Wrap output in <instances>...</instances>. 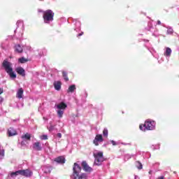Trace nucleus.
I'll return each instance as SVG.
<instances>
[{
	"label": "nucleus",
	"instance_id": "obj_1",
	"mask_svg": "<svg viewBox=\"0 0 179 179\" xmlns=\"http://www.w3.org/2000/svg\"><path fill=\"white\" fill-rule=\"evenodd\" d=\"M82 171V167L78 163H74L73 167V174L71 176V179H89V175L87 173H83L80 175V173Z\"/></svg>",
	"mask_w": 179,
	"mask_h": 179
},
{
	"label": "nucleus",
	"instance_id": "obj_2",
	"mask_svg": "<svg viewBox=\"0 0 179 179\" xmlns=\"http://www.w3.org/2000/svg\"><path fill=\"white\" fill-rule=\"evenodd\" d=\"M139 128L141 131H153L156 129V122L148 119L145 120L144 124H140Z\"/></svg>",
	"mask_w": 179,
	"mask_h": 179
},
{
	"label": "nucleus",
	"instance_id": "obj_3",
	"mask_svg": "<svg viewBox=\"0 0 179 179\" xmlns=\"http://www.w3.org/2000/svg\"><path fill=\"white\" fill-rule=\"evenodd\" d=\"M2 66L4 68L6 72L9 75L11 79H16V73L13 71L12 64L7 60H4L2 63Z\"/></svg>",
	"mask_w": 179,
	"mask_h": 179
},
{
	"label": "nucleus",
	"instance_id": "obj_4",
	"mask_svg": "<svg viewBox=\"0 0 179 179\" xmlns=\"http://www.w3.org/2000/svg\"><path fill=\"white\" fill-rule=\"evenodd\" d=\"M54 12L52 10H46L43 15V22L46 24H51L54 22Z\"/></svg>",
	"mask_w": 179,
	"mask_h": 179
},
{
	"label": "nucleus",
	"instance_id": "obj_5",
	"mask_svg": "<svg viewBox=\"0 0 179 179\" xmlns=\"http://www.w3.org/2000/svg\"><path fill=\"white\" fill-rule=\"evenodd\" d=\"M94 166H101L103 162H106L103 152L99 151L94 153Z\"/></svg>",
	"mask_w": 179,
	"mask_h": 179
},
{
	"label": "nucleus",
	"instance_id": "obj_6",
	"mask_svg": "<svg viewBox=\"0 0 179 179\" xmlns=\"http://www.w3.org/2000/svg\"><path fill=\"white\" fill-rule=\"evenodd\" d=\"M72 22L74 24V31H76V33H79L76 35V37L82 36V35L84 34V32L81 31L82 23L78 19H72Z\"/></svg>",
	"mask_w": 179,
	"mask_h": 179
},
{
	"label": "nucleus",
	"instance_id": "obj_7",
	"mask_svg": "<svg viewBox=\"0 0 179 179\" xmlns=\"http://www.w3.org/2000/svg\"><path fill=\"white\" fill-rule=\"evenodd\" d=\"M147 31H150L154 37H159V30L156 27H153V21H149L148 26L145 28Z\"/></svg>",
	"mask_w": 179,
	"mask_h": 179
},
{
	"label": "nucleus",
	"instance_id": "obj_8",
	"mask_svg": "<svg viewBox=\"0 0 179 179\" xmlns=\"http://www.w3.org/2000/svg\"><path fill=\"white\" fill-rule=\"evenodd\" d=\"M16 29L14 31V33H16V31H17V30H20V33H21V36L20 37H19V38H22V36H23V31H24V22H23V20H18L16 23Z\"/></svg>",
	"mask_w": 179,
	"mask_h": 179
},
{
	"label": "nucleus",
	"instance_id": "obj_9",
	"mask_svg": "<svg viewBox=\"0 0 179 179\" xmlns=\"http://www.w3.org/2000/svg\"><path fill=\"white\" fill-rule=\"evenodd\" d=\"M20 176H23L24 177H31L33 176V171L29 169L25 170H20Z\"/></svg>",
	"mask_w": 179,
	"mask_h": 179
},
{
	"label": "nucleus",
	"instance_id": "obj_10",
	"mask_svg": "<svg viewBox=\"0 0 179 179\" xmlns=\"http://www.w3.org/2000/svg\"><path fill=\"white\" fill-rule=\"evenodd\" d=\"M103 141H104L103 138V135L97 134L93 141V143L95 145V146H99V142H103Z\"/></svg>",
	"mask_w": 179,
	"mask_h": 179
},
{
	"label": "nucleus",
	"instance_id": "obj_11",
	"mask_svg": "<svg viewBox=\"0 0 179 179\" xmlns=\"http://www.w3.org/2000/svg\"><path fill=\"white\" fill-rule=\"evenodd\" d=\"M42 171L45 174H50L52 171V166L50 165H45L42 166Z\"/></svg>",
	"mask_w": 179,
	"mask_h": 179
},
{
	"label": "nucleus",
	"instance_id": "obj_12",
	"mask_svg": "<svg viewBox=\"0 0 179 179\" xmlns=\"http://www.w3.org/2000/svg\"><path fill=\"white\" fill-rule=\"evenodd\" d=\"M81 166H82L83 170L85 171H89L90 173L91 171H93V169H92V167L89 166V165L87 164V162H86V161H83L81 164Z\"/></svg>",
	"mask_w": 179,
	"mask_h": 179
},
{
	"label": "nucleus",
	"instance_id": "obj_13",
	"mask_svg": "<svg viewBox=\"0 0 179 179\" xmlns=\"http://www.w3.org/2000/svg\"><path fill=\"white\" fill-rule=\"evenodd\" d=\"M55 162L59 164H65V162H66V160L65 159V157L59 156L55 159Z\"/></svg>",
	"mask_w": 179,
	"mask_h": 179
},
{
	"label": "nucleus",
	"instance_id": "obj_14",
	"mask_svg": "<svg viewBox=\"0 0 179 179\" xmlns=\"http://www.w3.org/2000/svg\"><path fill=\"white\" fill-rule=\"evenodd\" d=\"M33 148L34 150H36L37 152H40L43 150V147H41V143L40 142H36L33 144Z\"/></svg>",
	"mask_w": 179,
	"mask_h": 179
},
{
	"label": "nucleus",
	"instance_id": "obj_15",
	"mask_svg": "<svg viewBox=\"0 0 179 179\" xmlns=\"http://www.w3.org/2000/svg\"><path fill=\"white\" fill-rule=\"evenodd\" d=\"M15 71L18 75H20L21 76H26V71L22 67H17L15 69Z\"/></svg>",
	"mask_w": 179,
	"mask_h": 179
},
{
	"label": "nucleus",
	"instance_id": "obj_16",
	"mask_svg": "<svg viewBox=\"0 0 179 179\" xmlns=\"http://www.w3.org/2000/svg\"><path fill=\"white\" fill-rule=\"evenodd\" d=\"M53 86L55 90L59 91L61 90V86H62V83L59 80L55 81L53 83Z\"/></svg>",
	"mask_w": 179,
	"mask_h": 179
},
{
	"label": "nucleus",
	"instance_id": "obj_17",
	"mask_svg": "<svg viewBox=\"0 0 179 179\" xmlns=\"http://www.w3.org/2000/svg\"><path fill=\"white\" fill-rule=\"evenodd\" d=\"M56 107H57V110H65V109L68 107V105H66V103H65L64 101H62L60 103L56 105Z\"/></svg>",
	"mask_w": 179,
	"mask_h": 179
},
{
	"label": "nucleus",
	"instance_id": "obj_18",
	"mask_svg": "<svg viewBox=\"0 0 179 179\" xmlns=\"http://www.w3.org/2000/svg\"><path fill=\"white\" fill-rule=\"evenodd\" d=\"M8 136H15V135H17V131L16 129L10 127L8 129Z\"/></svg>",
	"mask_w": 179,
	"mask_h": 179
},
{
	"label": "nucleus",
	"instance_id": "obj_19",
	"mask_svg": "<svg viewBox=\"0 0 179 179\" xmlns=\"http://www.w3.org/2000/svg\"><path fill=\"white\" fill-rule=\"evenodd\" d=\"M171 52H172L171 48H166V51H165L164 53V55L165 57H166L167 58H170V57L171 56Z\"/></svg>",
	"mask_w": 179,
	"mask_h": 179
},
{
	"label": "nucleus",
	"instance_id": "obj_20",
	"mask_svg": "<svg viewBox=\"0 0 179 179\" xmlns=\"http://www.w3.org/2000/svg\"><path fill=\"white\" fill-rule=\"evenodd\" d=\"M15 52H18V54H21V52H23V48L20 45H15Z\"/></svg>",
	"mask_w": 179,
	"mask_h": 179
},
{
	"label": "nucleus",
	"instance_id": "obj_21",
	"mask_svg": "<svg viewBox=\"0 0 179 179\" xmlns=\"http://www.w3.org/2000/svg\"><path fill=\"white\" fill-rule=\"evenodd\" d=\"M76 90V85H71L69 87V89L67 90V93H73Z\"/></svg>",
	"mask_w": 179,
	"mask_h": 179
},
{
	"label": "nucleus",
	"instance_id": "obj_22",
	"mask_svg": "<svg viewBox=\"0 0 179 179\" xmlns=\"http://www.w3.org/2000/svg\"><path fill=\"white\" fill-rule=\"evenodd\" d=\"M38 55L40 58H41V57H44V55H47V50L42 49L39 50Z\"/></svg>",
	"mask_w": 179,
	"mask_h": 179
},
{
	"label": "nucleus",
	"instance_id": "obj_23",
	"mask_svg": "<svg viewBox=\"0 0 179 179\" xmlns=\"http://www.w3.org/2000/svg\"><path fill=\"white\" fill-rule=\"evenodd\" d=\"M17 99H22L23 97V89L20 88L17 92Z\"/></svg>",
	"mask_w": 179,
	"mask_h": 179
},
{
	"label": "nucleus",
	"instance_id": "obj_24",
	"mask_svg": "<svg viewBox=\"0 0 179 179\" xmlns=\"http://www.w3.org/2000/svg\"><path fill=\"white\" fill-rule=\"evenodd\" d=\"M23 141H30L31 139V136L29 134H26L22 136Z\"/></svg>",
	"mask_w": 179,
	"mask_h": 179
},
{
	"label": "nucleus",
	"instance_id": "obj_25",
	"mask_svg": "<svg viewBox=\"0 0 179 179\" xmlns=\"http://www.w3.org/2000/svg\"><path fill=\"white\" fill-rule=\"evenodd\" d=\"M136 167L138 169V170H142L143 169V165H142V163L139 161H136Z\"/></svg>",
	"mask_w": 179,
	"mask_h": 179
},
{
	"label": "nucleus",
	"instance_id": "obj_26",
	"mask_svg": "<svg viewBox=\"0 0 179 179\" xmlns=\"http://www.w3.org/2000/svg\"><path fill=\"white\" fill-rule=\"evenodd\" d=\"M10 177H12V178H14V177H17V176H20V170H18L17 171L15 172H12L10 174Z\"/></svg>",
	"mask_w": 179,
	"mask_h": 179
},
{
	"label": "nucleus",
	"instance_id": "obj_27",
	"mask_svg": "<svg viewBox=\"0 0 179 179\" xmlns=\"http://www.w3.org/2000/svg\"><path fill=\"white\" fill-rule=\"evenodd\" d=\"M5 156V150L2 148L1 144H0V160L3 159V157Z\"/></svg>",
	"mask_w": 179,
	"mask_h": 179
},
{
	"label": "nucleus",
	"instance_id": "obj_28",
	"mask_svg": "<svg viewBox=\"0 0 179 179\" xmlns=\"http://www.w3.org/2000/svg\"><path fill=\"white\" fill-rule=\"evenodd\" d=\"M145 47H146V48H148V51H150V52H151L152 55H153V57H155V55H156V50H155V49H153V48L148 47V45H145Z\"/></svg>",
	"mask_w": 179,
	"mask_h": 179
},
{
	"label": "nucleus",
	"instance_id": "obj_29",
	"mask_svg": "<svg viewBox=\"0 0 179 179\" xmlns=\"http://www.w3.org/2000/svg\"><path fill=\"white\" fill-rule=\"evenodd\" d=\"M62 76L65 82L69 81V78H68V73L66 71H62Z\"/></svg>",
	"mask_w": 179,
	"mask_h": 179
},
{
	"label": "nucleus",
	"instance_id": "obj_30",
	"mask_svg": "<svg viewBox=\"0 0 179 179\" xmlns=\"http://www.w3.org/2000/svg\"><path fill=\"white\" fill-rule=\"evenodd\" d=\"M64 110L57 109V113L59 118H62V116L64 115Z\"/></svg>",
	"mask_w": 179,
	"mask_h": 179
},
{
	"label": "nucleus",
	"instance_id": "obj_31",
	"mask_svg": "<svg viewBox=\"0 0 179 179\" xmlns=\"http://www.w3.org/2000/svg\"><path fill=\"white\" fill-rule=\"evenodd\" d=\"M27 61H29V60L27 59L24 58V57H22L18 59V62H20V64H26V62H27Z\"/></svg>",
	"mask_w": 179,
	"mask_h": 179
},
{
	"label": "nucleus",
	"instance_id": "obj_32",
	"mask_svg": "<svg viewBox=\"0 0 179 179\" xmlns=\"http://www.w3.org/2000/svg\"><path fill=\"white\" fill-rule=\"evenodd\" d=\"M132 157H134V155L126 154L124 155V160L125 162H127L129 160V159H131Z\"/></svg>",
	"mask_w": 179,
	"mask_h": 179
},
{
	"label": "nucleus",
	"instance_id": "obj_33",
	"mask_svg": "<svg viewBox=\"0 0 179 179\" xmlns=\"http://www.w3.org/2000/svg\"><path fill=\"white\" fill-rule=\"evenodd\" d=\"M103 136H108V129H103Z\"/></svg>",
	"mask_w": 179,
	"mask_h": 179
},
{
	"label": "nucleus",
	"instance_id": "obj_34",
	"mask_svg": "<svg viewBox=\"0 0 179 179\" xmlns=\"http://www.w3.org/2000/svg\"><path fill=\"white\" fill-rule=\"evenodd\" d=\"M41 139L42 141H47V139H48V136L43 134L41 136Z\"/></svg>",
	"mask_w": 179,
	"mask_h": 179
},
{
	"label": "nucleus",
	"instance_id": "obj_35",
	"mask_svg": "<svg viewBox=\"0 0 179 179\" xmlns=\"http://www.w3.org/2000/svg\"><path fill=\"white\" fill-rule=\"evenodd\" d=\"M87 97V92L85 91L83 95V100H84V101H86Z\"/></svg>",
	"mask_w": 179,
	"mask_h": 179
},
{
	"label": "nucleus",
	"instance_id": "obj_36",
	"mask_svg": "<svg viewBox=\"0 0 179 179\" xmlns=\"http://www.w3.org/2000/svg\"><path fill=\"white\" fill-rule=\"evenodd\" d=\"M173 28H171V27L168 28V30L166 32L167 34H173Z\"/></svg>",
	"mask_w": 179,
	"mask_h": 179
},
{
	"label": "nucleus",
	"instance_id": "obj_37",
	"mask_svg": "<svg viewBox=\"0 0 179 179\" xmlns=\"http://www.w3.org/2000/svg\"><path fill=\"white\" fill-rule=\"evenodd\" d=\"M50 132L54 131V129H55V126L54 125H50V127L48 128Z\"/></svg>",
	"mask_w": 179,
	"mask_h": 179
},
{
	"label": "nucleus",
	"instance_id": "obj_38",
	"mask_svg": "<svg viewBox=\"0 0 179 179\" xmlns=\"http://www.w3.org/2000/svg\"><path fill=\"white\" fill-rule=\"evenodd\" d=\"M27 141L22 140V141L21 142V145L26 146Z\"/></svg>",
	"mask_w": 179,
	"mask_h": 179
},
{
	"label": "nucleus",
	"instance_id": "obj_39",
	"mask_svg": "<svg viewBox=\"0 0 179 179\" xmlns=\"http://www.w3.org/2000/svg\"><path fill=\"white\" fill-rule=\"evenodd\" d=\"M110 142L112 143L113 146L117 145V142L114 141V140H111Z\"/></svg>",
	"mask_w": 179,
	"mask_h": 179
},
{
	"label": "nucleus",
	"instance_id": "obj_40",
	"mask_svg": "<svg viewBox=\"0 0 179 179\" xmlns=\"http://www.w3.org/2000/svg\"><path fill=\"white\" fill-rule=\"evenodd\" d=\"M157 24H162V26H163L164 27H166V26H164V24H162V22L160 20H157Z\"/></svg>",
	"mask_w": 179,
	"mask_h": 179
},
{
	"label": "nucleus",
	"instance_id": "obj_41",
	"mask_svg": "<svg viewBox=\"0 0 179 179\" xmlns=\"http://www.w3.org/2000/svg\"><path fill=\"white\" fill-rule=\"evenodd\" d=\"M156 149H160V145H155L154 150H156Z\"/></svg>",
	"mask_w": 179,
	"mask_h": 179
},
{
	"label": "nucleus",
	"instance_id": "obj_42",
	"mask_svg": "<svg viewBox=\"0 0 179 179\" xmlns=\"http://www.w3.org/2000/svg\"><path fill=\"white\" fill-rule=\"evenodd\" d=\"M57 138H62V134L61 133H58L57 134Z\"/></svg>",
	"mask_w": 179,
	"mask_h": 179
},
{
	"label": "nucleus",
	"instance_id": "obj_43",
	"mask_svg": "<svg viewBox=\"0 0 179 179\" xmlns=\"http://www.w3.org/2000/svg\"><path fill=\"white\" fill-rule=\"evenodd\" d=\"M38 13H43V15H44V12H45V11H44V10H43L41 9H38Z\"/></svg>",
	"mask_w": 179,
	"mask_h": 179
},
{
	"label": "nucleus",
	"instance_id": "obj_44",
	"mask_svg": "<svg viewBox=\"0 0 179 179\" xmlns=\"http://www.w3.org/2000/svg\"><path fill=\"white\" fill-rule=\"evenodd\" d=\"M154 167H159V162H156L155 164H153Z\"/></svg>",
	"mask_w": 179,
	"mask_h": 179
},
{
	"label": "nucleus",
	"instance_id": "obj_45",
	"mask_svg": "<svg viewBox=\"0 0 179 179\" xmlns=\"http://www.w3.org/2000/svg\"><path fill=\"white\" fill-rule=\"evenodd\" d=\"M141 41H145V43H149V40L148 39H141Z\"/></svg>",
	"mask_w": 179,
	"mask_h": 179
},
{
	"label": "nucleus",
	"instance_id": "obj_46",
	"mask_svg": "<svg viewBox=\"0 0 179 179\" xmlns=\"http://www.w3.org/2000/svg\"><path fill=\"white\" fill-rule=\"evenodd\" d=\"M0 103H3V98L2 96H0Z\"/></svg>",
	"mask_w": 179,
	"mask_h": 179
},
{
	"label": "nucleus",
	"instance_id": "obj_47",
	"mask_svg": "<svg viewBox=\"0 0 179 179\" xmlns=\"http://www.w3.org/2000/svg\"><path fill=\"white\" fill-rule=\"evenodd\" d=\"M3 93V89L0 88V94H2Z\"/></svg>",
	"mask_w": 179,
	"mask_h": 179
},
{
	"label": "nucleus",
	"instance_id": "obj_48",
	"mask_svg": "<svg viewBox=\"0 0 179 179\" xmlns=\"http://www.w3.org/2000/svg\"><path fill=\"white\" fill-rule=\"evenodd\" d=\"M157 179H164V177L163 176H162L158 177Z\"/></svg>",
	"mask_w": 179,
	"mask_h": 179
},
{
	"label": "nucleus",
	"instance_id": "obj_49",
	"mask_svg": "<svg viewBox=\"0 0 179 179\" xmlns=\"http://www.w3.org/2000/svg\"><path fill=\"white\" fill-rule=\"evenodd\" d=\"M148 173L149 174L152 175V173H153V171L150 170Z\"/></svg>",
	"mask_w": 179,
	"mask_h": 179
},
{
	"label": "nucleus",
	"instance_id": "obj_50",
	"mask_svg": "<svg viewBox=\"0 0 179 179\" xmlns=\"http://www.w3.org/2000/svg\"><path fill=\"white\" fill-rule=\"evenodd\" d=\"M122 145H131V143H122Z\"/></svg>",
	"mask_w": 179,
	"mask_h": 179
},
{
	"label": "nucleus",
	"instance_id": "obj_51",
	"mask_svg": "<svg viewBox=\"0 0 179 179\" xmlns=\"http://www.w3.org/2000/svg\"><path fill=\"white\" fill-rule=\"evenodd\" d=\"M103 146H106V144H104Z\"/></svg>",
	"mask_w": 179,
	"mask_h": 179
},
{
	"label": "nucleus",
	"instance_id": "obj_52",
	"mask_svg": "<svg viewBox=\"0 0 179 179\" xmlns=\"http://www.w3.org/2000/svg\"><path fill=\"white\" fill-rule=\"evenodd\" d=\"M108 166H110V164H109V163H108Z\"/></svg>",
	"mask_w": 179,
	"mask_h": 179
},
{
	"label": "nucleus",
	"instance_id": "obj_53",
	"mask_svg": "<svg viewBox=\"0 0 179 179\" xmlns=\"http://www.w3.org/2000/svg\"><path fill=\"white\" fill-rule=\"evenodd\" d=\"M158 62L160 64V61H158Z\"/></svg>",
	"mask_w": 179,
	"mask_h": 179
},
{
	"label": "nucleus",
	"instance_id": "obj_54",
	"mask_svg": "<svg viewBox=\"0 0 179 179\" xmlns=\"http://www.w3.org/2000/svg\"><path fill=\"white\" fill-rule=\"evenodd\" d=\"M15 122H16V120H14Z\"/></svg>",
	"mask_w": 179,
	"mask_h": 179
},
{
	"label": "nucleus",
	"instance_id": "obj_55",
	"mask_svg": "<svg viewBox=\"0 0 179 179\" xmlns=\"http://www.w3.org/2000/svg\"><path fill=\"white\" fill-rule=\"evenodd\" d=\"M39 1H44V0H39Z\"/></svg>",
	"mask_w": 179,
	"mask_h": 179
},
{
	"label": "nucleus",
	"instance_id": "obj_56",
	"mask_svg": "<svg viewBox=\"0 0 179 179\" xmlns=\"http://www.w3.org/2000/svg\"><path fill=\"white\" fill-rule=\"evenodd\" d=\"M136 156H138V154L136 155Z\"/></svg>",
	"mask_w": 179,
	"mask_h": 179
}]
</instances>
